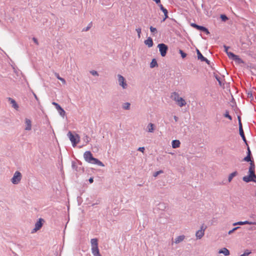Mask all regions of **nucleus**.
I'll use <instances>...</instances> for the list:
<instances>
[{
  "instance_id": "f257e3e1",
  "label": "nucleus",
  "mask_w": 256,
  "mask_h": 256,
  "mask_svg": "<svg viewBox=\"0 0 256 256\" xmlns=\"http://www.w3.org/2000/svg\"><path fill=\"white\" fill-rule=\"evenodd\" d=\"M244 160L246 162H250V166L248 169L249 174L243 177L242 180L245 182H256V176L255 174V166L254 161L251 160L250 156L247 155L244 158Z\"/></svg>"
},
{
  "instance_id": "f03ea898",
  "label": "nucleus",
  "mask_w": 256,
  "mask_h": 256,
  "mask_svg": "<svg viewBox=\"0 0 256 256\" xmlns=\"http://www.w3.org/2000/svg\"><path fill=\"white\" fill-rule=\"evenodd\" d=\"M84 160L88 163L96 164L101 166H104L102 162L93 157L90 151L86 152L84 154Z\"/></svg>"
},
{
  "instance_id": "7ed1b4c3",
  "label": "nucleus",
  "mask_w": 256,
  "mask_h": 256,
  "mask_svg": "<svg viewBox=\"0 0 256 256\" xmlns=\"http://www.w3.org/2000/svg\"><path fill=\"white\" fill-rule=\"evenodd\" d=\"M170 98L180 107L185 106L186 104V100L176 92H174L171 94Z\"/></svg>"
},
{
  "instance_id": "20e7f679",
  "label": "nucleus",
  "mask_w": 256,
  "mask_h": 256,
  "mask_svg": "<svg viewBox=\"0 0 256 256\" xmlns=\"http://www.w3.org/2000/svg\"><path fill=\"white\" fill-rule=\"evenodd\" d=\"M92 251L94 256H101L98 248V240L97 238H92L90 240Z\"/></svg>"
},
{
  "instance_id": "39448f33",
  "label": "nucleus",
  "mask_w": 256,
  "mask_h": 256,
  "mask_svg": "<svg viewBox=\"0 0 256 256\" xmlns=\"http://www.w3.org/2000/svg\"><path fill=\"white\" fill-rule=\"evenodd\" d=\"M70 140L71 141L73 146H75L80 140V137L78 134H73L70 132L68 134Z\"/></svg>"
},
{
  "instance_id": "423d86ee",
  "label": "nucleus",
  "mask_w": 256,
  "mask_h": 256,
  "mask_svg": "<svg viewBox=\"0 0 256 256\" xmlns=\"http://www.w3.org/2000/svg\"><path fill=\"white\" fill-rule=\"evenodd\" d=\"M22 178V175L21 173L18 171H16L14 172L13 177L11 179V182L14 184H18L20 182Z\"/></svg>"
},
{
  "instance_id": "0eeeda50",
  "label": "nucleus",
  "mask_w": 256,
  "mask_h": 256,
  "mask_svg": "<svg viewBox=\"0 0 256 256\" xmlns=\"http://www.w3.org/2000/svg\"><path fill=\"white\" fill-rule=\"evenodd\" d=\"M158 47L159 48L161 56H165L168 50V46L164 44H158Z\"/></svg>"
},
{
  "instance_id": "6e6552de",
  "label": "nucleus",
  "mask_w": 256,
  "mask_h": 256,
  "mask_svg": "<svg viewBox=\"0 0 256 256\" xmlns=\"http://www.w3.org/2000/svg\"><path fill=\"white\" fill-rule=\"evenodd\" d=\"M44 220L40 218L38 220L36 223L34 228L32 230V232L34 233L39 230L42 226Z\"/></svg>"
},
{
  "instance_id": "1a4fd4ad",
  "label": "nucleus",
  "mask_w": 256,
  "mask_h": 256,
  "mask_svg": "<svg viewBox=\"0 0 256 256\" xmlns=\"http://www.w3.org/2000/svg\"><path fill=\"white\" fill-rule=\"evenodd\" d=\"M228 56L230 58H231L238 63H243L242 60L239 58L238 56H236L232 52H228Z\"/></svg>"
},
{
  "instance_id": "9d476101",
  "label": "nucleus",
  "mask_w": 256,
  "mask_h": 256,
  "mask_svg": "<svg viewBox=\"0 0 256 256\" xmlns=\"http://www.w3.org/2000/svg\"><path fill=\"white\" fill-rule=\"evenodd\" d=\"M206 227L204 226H201L200 230L196 232V236L197 238L200 239L204 235Z\"/></svg>"
},
{
  "instance_id": "9b49d317",
  "label": "nucleus",
  "mask_w": 256,
  "mask_h": 256,
  "mask_svg": "<svg viewBox=\"0 0 256 256\" xmlns=\"http://www.w3.org/2000/svg\"><path fill=\"white\" fill-rule=\"evenodd\" d=\"M118 82L120 85L124 88H126L127 86V84L125 81V79L122 76L118 74Z\"/></svg>"
},
{
  "instance_id": "f8f14e48",
  "label": "nucleus",
  "mask_w": 256,
  "mask_h": 256,
  "mask_svg": "<svg viewBox=\"0 0 256 256\" xmlns=\"http://www.w3.org/2000/svg\"><path fill=\"white\" fill-rule=\"evenodd\" d=\"M191 26L194 28H196L197 30H201L203 32H204L207 34H208L210 33L208 30L207 28H206L205 27H204L202 26H200L197 25L196 24H194V23L191 24Z\"/></svg>"
},
{
  "instance_id": "ddd939ff",
  "label": "nucleus",
  "mask_w": 256,
  "mask_h": 256,
  "mask_svg": "<svg viewBox=\"0 0 256 256\" xmlns=\"http://www.w3.org/2000/svg\"><path fill=\"white\" fill-rule=\"evenodd\" d=\"M239 130H240V134L242 138V140L244 142H246V139L244 136V132L242 130V124L241 123L240 119H239Z\"/></svg>"
},
{
  "instance_id": "4468645a",
  "label": "nucleus",
  "mask_w": 256,
  "mask_h": 256,
  "mask_svg": "<svg viewBox=\"0 0 256 256\" xmlns=\"http://www.w3.org/2000/svg\"><path fill=\"white\" fill-rule=\"evenodd\" d=\"M26 128V130H30L32 128V122L30 119L26 118L25 120Z\"/></svg>"
},
{
  "instance_id": "2eb2a0df",
  "label": "nucleus",
  "mask_w": 256,
  "mask_h": 256,
  "mask_svg": "<svg viewBox=\"0 0 256 256\" xmlns=\"http://www.w3.org/2000/svg\"><path fill=\"white\" fill-rule=\"evenodd\" d=\"M180 144V142L179 140H174L172 141V145L174 148H179Z\"/></svg>"
},
{
  "instance_id": "dca6fc26",
  "label": "nucleus",
  "mask_w": 256,
  "mask_h": 256,
  "mask_svg": "<svg viewBox=\"0 0 256 256\" xmlns=\"http://www.w3.org/2000/svg\"><path fill=\"white\" fill-rule=\"evenodd\" d=\"M144 44L149 48L152 47L153 46V41L152 38H148L147 40H144Z\"/></svg>"
},
{
  "instance_id": "f3484780",
  "label": "nucleus",
  "mask_w": 256,
  "mask_h": 256,
  "mask_svg": "<svg viewBox=\"0 0 256 256\" xmlns=\"http://www.w3.org/2000/svg\"><path fill=\"white\" fill-rule=\"evenodd\" d=\"M219 254H223L224 256H228L230 254V252L226 248H222L218 251Z\"/></svg>"
},
{
  "instance_id": "a211bd4d",
  "label": "nucleus",
  "mask_w": 256,
  "mask_h": 256,
  "mask_svg": "<svg viewBox=\"0 0 256 256\" xmlns=\"http://www.w3.org/2000/svg\"><path fill=\"white\" fill-rule=\"evenodd\" d=\"M147 128H148V132H153L154 130L155 126H154V124H153L152 123H150L148 125Z\"/></svg>"
},
{
  "instance_id": "6ab92c4d",
  "label": "nucleus",
  "mask_w": 256,
  "mask_h": 256,
  "mask_svg": "<svg viewBox=\"0 0 256 256\" xmlns=\"http://www.w3.org/2000/svg\"><path fill=\"white\" fill-rule=\"evenodd\" d=\"M184 238H185V236H184V235L178 236V237L175 239L174 242H175L176 244H178V243L180 242H181L183 241V240H184Z\"/></svg>"
},
{
  "instance_id": "aec40b11",
  "label": "nucleus",
  "mask_w": 256,
  "mask_h": 256,
  "mask_svg": "<svg viewBox=\"0 0 256 256\" xmlns=\"http://www.w3.org/2000/svg\"><path fill=\"white\" fill-rule=\"evenodd\" d=\"M9 100L10 101V103L12 104L14 108L16 110H18V106L14 100H13L11 98H9Z\"/></svg>"
},
{
  "instance_id": "412c9836",
  "label": "nucleus",
  "mask_w": 256,
  "mask_h": 256,
  "mask_svg": "<svg viewBox=\"0 0 256 256\" xmlns=\"http://www.w3.org/2000/svg\"><path fill=\"white\" fill-rule=\"evenodd\" d=\"M56 110L58 111L60 114L64 116L65 115V111L62 108V107L59 105L58 107L56 108Z\"/></svg>"
},
{
  "instance_id": "4be33fe9",
  "label": "nucleus",
  "mask_w": 256,
  "mask_h": 256,
  "mask_svg": "<svg viewBox=\"0 0 256 256\" xmlns=\"http://www.w3.org/2000/svg\"><path fill=\"white\" fill-rule=\"evenodd\" d=\"M197 54H198V59H200L201 60V61H204L206 60V58H204L202 54L200 53V52L199 51V50H197Z\"/></svg>"
},
{
  "instance_id": "5701e85b",
  "label": "nucleus",
  "mask_w": 256,
  "mask_h": 256,
  "mask_svg": "<svg viewBox=\"0 0 256 256\" xmlns=\"http://www.w3.org/2000/svg\"><path fill=\"white\" fill-rule=\"evenodd\" d=\"M237 174H238V172L236 171L231 173L229 175L228 178V182H230L231 180H232L233 178L236 176Z\"/></svg>"
},
{
  "instance_id": "b1692460",
  "label": "nucleus",
  "mask_w": 256,
  "mask_h": 256,
  "mask_svg": "<svg viewBox=\"0 0 256 256\" xmlns=\"http://www.w3.org/2000/svg\"><path fill=\"white\" fill-rule=\"evenodd\" d=\"M256 224V222H249L248 221H245V222H238V223H235V224H234V225H236L237 224H240V225H242V224Z\"/></svg>"
},
{
  "instance_id": "393cba45",
  "label": "nucleus",
  "mask_w": 256,
  "mask_h": 256,
  "mask_svg": "<svg viewBox=\"0 0 256 256\" xmlns=\"http://www.w3.org/2000/svg\"><path fill=\"white\" fill-rule=\"evenodd\" d=\"M162 10V12H164V19L162 20V21L164 22L168 18V12L167 10L165 8Z\"/></svg>"
},
{
  "instance_id": "a878e982",
  "label": "nucleus",
  "mask_w": 256,
  "mask_h": 256,
  "mask_svg": "<svg viewBox=\"0 0 256 256\" xmlns=\"http://www.w3.org/2000/svg\"><path fill=\"white\" fill-rule=\"evenodd\" d=\"M156 66H158L157 62L156 60V59L152 60L150 64V67L151 68H153Z\"/></svg>"
},
{
  "instance_id": "bb28decb",
  "label": "nucleus",
  "mask_w": 256,
  "mask_h": 256,
  "mask_svg": "<svg viewBox=\"0 0 256 256\" xmlns=\"http://www.w3.org/2000/svg\"><path fill=\"white\" fill-rule=\"evenodd\" d=\"M130 105L129 102H126L123 104L122 108L125 110H128L130 108Z\"/></svg>"
},
{
  "instance_id": "cd10ccee",
  "label": "nucleus",
  "mask_w": 256,
  "mask_h": 256,
  "mask_svg": "<svg viewBox=\"0 0 256 256\" xmlns=\"http://www.w3.org/2000/svg\"><path fill=\"white\" fill-rule=\"evenodd\" d=\"M136 32H137L138 33V38H140V34H141V28H136Z\"/></svg>"
},
{
  "instance_id": "c85d7f7f",
  "label": "nucleus",
  "mask_w": 256,
  "mask_h": 256,
  "mask_svg": "<svg viewBox=\"0 0 256 256\" xmlns=\"http://www.w3.org/2000/svg\"><path fill=\"white\" fill-rule=\"evenodd\" d=\"M179 52L181 54V56L183 58L186 57V54L184 53L182 50H180Z\"/></svg>"
},
{
  "instance_id": "c756f323",
  "label": "nucleus",
  "mask_w": 256,
  "mask_h": 256,
  "mask_svg": "<svg viewBox=\"0 0 256 256\" xmlns=\"http://www.w3.org/2000/svg\"><path fill=\"white\" fill-rule=\"evenodd\" d=\"M220 18H221L222 20L224 22H225L228 20V17L224 14L220 15Z\"/></svg>"
},
{
  "instance_id": "7c9ffc66",
  "label": "nucleus",
  "mask_w": 256,
  "mask_h": 256,
  "mask_svg": "<svg viewBox=\"0 0 256 256\" xmlns=\"http://www.w3.org/2000/svg\"><path fill=\"white\" fill-rule=\"evenodd\" d=\"M215 78L217 80L220 86H222V80H220V78L217 75H216L215 76Z\"/></svg>"
},
{
  "instance_id": "2f4dec72",
  "label": "nucleus",
  "mask_w": 256,
  "mask_h": 256,
  "mask_svg": "<svg viewBox=\"0 0 256 256\" xmlns=\"http://www.w3.org/2000/svg\"><path fill=\"white\" fill-rule=\"evenodd\" d=\"M224 117L228 118L230 120H232V116L229 114L228 112H226L224 114Z\"/></svg>"
},
{
  "instance_id": "473e14b6",
  "label": "nucleus",
  "mask_w": 256,
  "mask_h": 256,
  "mask_svg": "<svg viewBox=\"0 0 256 256\" xmlns=\"http://www.w3.org/2000/svg\"><path fill=\"white\" fill-rule=\"evenodd\" d=\"M163 172L162 170H159L158 172H155L153 176L154 177H156L159 174L162 173Z\"/></svg>"
},
{
  "instance_id": "72a5a7b5",
  "label": "nucleus",
  "mask_w": 256,
  "mask_h": 256,
  "mask_svg": "<svg viewBox=\"0 0 256 256\" xmlns=\"http://www.w3.org/2000/svg\"><path fill=\"white\" fill-rule=\"evenodd\" d=\"M150 30L152 32H156V29L152 26L150 27Z\"/></svg>"
},
{
  "instance_id": "f704fd0d",
  "label": "nucleus",
  "mask_w": 256,
  "mask_h": 256,
  "mask_svg": "<svg viewBox=\"0 0 256 256\" xmlns=\"http://www.w3.org/2000/svg\"><path fill=\"white\" fill-rule=\"evenodd\" d=\"M90 73L94 76H98V74L96 71L92 70L90 72Z\"/></svg>"
},
{
  "instance_id": "c9c22d12",
  "label": "nucleus",
  "mask_w": 256,
  "mask_h": 256,
  "mask_svg": "<svg viewBox=\"0 0 256 256\" xmlns=\"http://www.w3.org/2000/svg\"><path fill=\"white\" fill-rule=\"evenodd\" d=\"M138 150H139L142 152H144V147H140L138 148Z\"/></svg>"
},
{
  "instance_id": "e433bc0d",
  "label": "nucleus",
  "mask_w": 256,
  "mask_h": 256,
  "mask_svg": "<svg viewBox=\"0 0 256 256\" xmlns=\"http://www.w3.org/2000/svg\"><path fill=\"white\" fill-rule=\"evenodd\" d=\"M238 228V227H236V228H234L232 230H230V231H229L228 234H231V233H232L233 232H234V230H237Z\"/></svg>"
},
{
  "instance_id": "4c0bfd02",
  "label": "nucleus",
  "mask_w": 256,
  "mask_h": 256,
  "mask_svg": "<svg viewBox=\"0 0 256 256\" xmlns=\"http://www.w3.org/2000/svg\"><path fill=\"white\" fill-rule=\"evenodd\" d=\"M224 51L226 52V53L228 54V52H228V47L224 46Z\"/></svg>"
},
{
  "instance_id": "58836bf2",
  "label": "nucleus",
  "mask_w": 256,
  "mask_h": 256,
  "mask_svg": "<svg viewBox=\"0 0 256 256\" xmlns=\"http://www.w3.org/2000/svg\"><path fill=\"white\" fill-rule=\"evenodd\" d=\"M52 104L55 106L56 108V107H58L59 106V104L58 103L56 102H52Z\"/></svg>"
},
{
  "instance_id": "ea45409f",
  "label": "nucleus",
  "mask_w": 256,
  "mask_h": 256,
  "mask_svg": "<svg viewBox=\"0 0 256 256\" xmlns=\"http://www.w3.org/2000/svg\"><path fill=\"white\" fill-rule=\"evenodd\" d=\"M59 80H60L64 84H66V82L64 78H61Z\"/></svg>"
},
{
  "instance_id": "a19ab883",
  "label": "nucleus",
  "mask_w": 256,
  "mask_h": 256,
  "mask_svg": "<svg viewBox=\"0 0 256 256\" xmlns=\"http://www.w3.org/2000/svg\"><path fill=\"white\" fill-rule=\"evenodd\" d=\"M250 154H251L250 150L249 147H248V154H247V155H248V156H250Z\"/></svg>"
},
{
  "instance_id": "79ce46f5",
  "label": "nucleus",
  "mask_w": 256,
  "mask_h": 256,
  "mask_svg": "<svg viewBox=\"0 0 256 256\" xmlns=\"http://www.w3.org/2000/svg\"><path fill=\"white\" fill-rule=\"evenodd\" d=\"M158 4V6H160V9L161 10L164 8L162 4H160V3H159Z\"/></svg>"
},
{
  "instance_id": "37998d69",
  "label": "nucleus",
  "mask_w": 256,
  "mask_h": 256,
  "mask_svg": "<svg viewBox=\"0 0 256 256\" xmlns=\"http://www.w3.org/2000/svg\"><path fill=\"white\" fill-rule=\"evenodd\" d=\"M33 40L34 41V42L36 44H38V42L37 40H36V38H33Z\"/></svg>"
},
{
  "instance_id": "c03bdc74",
  "label": "nucleus",
  "mask_w": 256,
  "mask_h": 256,
  "mask_svg": "<svg viewBox=\"0 0 256 256\" xmlns=\"http://www.w3.org/2000/svg\"><path fill=\"white\" fill-rule=\"evenodd\" d=\"M55 75H56V77L57 78H58V80H60V79L61 78V77H60V76H59V74H56H56H55Z\"/></svg>"
},
{
  "instance_id": "a18cd8bd",
  "label": "nucleus",
  "mask_w": 256,
  "mask_h": 256,
  "mask_svg": "<svg viewBox=\"0 0 256 256\" xmlns=\"http://www.w3.org/2000/svg\"><path fill=\"white\" fill-rule=\"evenodd\" d=\"M93 178H90V179H89V182L90 183H92L93 182Z\"/></svg>"
},
{
  "instance_id": "49530a36",
  "label": "nucleus",
  "mask_w": 256,
  "mask_h": 256,
  "mask_svg": "<svg viewBox=\"0 0 256 256\" xmlns=\"http://www.w3.org/2000/svg\"><path fill=\"white\" fill-rule=\"evenodd\" d=\"M250 253H245V254H242V255H241L240 256H248Z\"/></svg>"
},
{
  "instance_id": "de8ad7c7",
  "label": "nucleus",
  "mask_w": 256,
  "mask_h": 256,
  "mask_svg": "<svg viewBox=\"0 0 256 256\" xmlns=\"http://www.w3.org/2000/svg\"><path fill=\"white\" fill-rule=\"evenodd\" d=\"M250 253H245V254H242V255H241L240 256H248Z\"/></svg>"
},
{
  "instance_id": "09e8293b",
  "label": "nucleus",
  "mask_w": 256,
  "mask_h": 256,
  "mask_svg": "<svg viewBox=\"0 0 256 256\" xmlns=\"http://www.w3.org/2000/svg\"><path fill=\"white\" fill-rule=\"evenodd\" d=\"M174 119L175 121L176 122L178 120V118L176 116H174Z\"/></svg>"
},
{
  "instance_id": "8fccbe9b",
  "label": "nucleus",
  "mask_w": 256,
  "mask_h": 256,
  "mask_svg": "<svg viewBox=\"0 0 256 256\" xmlns=\"http://www.w3.org/2000/svg\"><path fill=\"white\" fill-rule=\"evenodd\" d=\"M34 96L35 98H36L37 100H38V97H37L36 95V94H34Z\"/></svg>"
},
{
  "instance_id": "3c124183",
  "label": "nucleus",
  "mask_w": 256,
  "mask_h": 256,
  "mask_svg": "<svg viewBox=\"0 0 256 256\" xmlns=\"http://www.w3.org/2000/svg\"><path fill=\"white\" fill-rule=\"evenodd\" d=\"M88 138H88V136H86V142H88Z\"/></svg>"
},
{
  "instance_id": "603ef678",
  "label": "nucleus",
  "mask_w": 256,
  "mask_h": 256,
  "mask_svg": "<svg viewBox=\"0 0 256 256\" xmlns=\"http://www.w3.org/2000/svg\"><path fill=\"white\" fill-rule=\"evenodd\" d=\"M204 62H206V63L208 64L209 61L208 60V59L206 58V60H204Z\"/></svg>"
},
{
  "instance_id": "864d4df0",
  "label": "nucleus",
  "mask_w": 256,
  "mask_h": 256,
  "mask_svg": "<svg viewBox=\"0 0 256 256\" xmlns=\"http://www.w3.org/2000/svg\"><path fill=\"white\" fill-rule=\"evenodd\" d=\"M90 27H87L86 28V30H88L89 28H90Z\"/></svg>"
}]
</instances>
